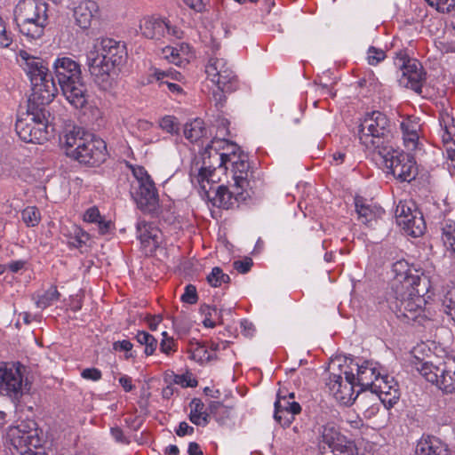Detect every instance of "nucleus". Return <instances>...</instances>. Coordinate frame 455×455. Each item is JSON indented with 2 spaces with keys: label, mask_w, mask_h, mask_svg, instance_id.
I'll return each instance as SVG.
<instances>
[{
  "label": "nucleus",
  "mask_w": 455,
  "mask_h": 455,
  "mask_svg": "<svg viewBox=\"0 0 455 455\" xmlns=\"http://www.w3.org/2000/svg\"><path fill=\"white\" fill-rule=\"evenodd\" d=\"M20 56L25 60L24 69L31 83L32 93L28 100L27 117H18L15 131L25 142L43 144L50 136L47 106L58 94V86L43 59L30 56L26 52Z\"/></svg>",
  "instance_id": "f257e3e1"
},
{
  "label": "nucleus",
  "mask_w": 455,
  "mask_h": 455,
  "mask_svg": "<svg viewBox=\"0 0 455 455\" xmlns=\"http://www.w3.org/2000/svg\"><path fill=\"white\" fill-rule=\"evenodd\" d=\"M176 343L173 338L163 339L160 342V350L162 353L169 355L172 351H175Z\"/></svg>",
  "instance_id": "13d9d810"
},
{
  "label": "nucleus",
  "mask_w": 455,
  "mask_h": 455,
  "mask_svg": "<svg viewBox=\"0 0 455 455\" xmlns=\"http://www.w3.org/2000/svg\"><path fill=\"white\" fill-rule=\"evenodd\" d=\"M445 312L455 321V286L451 287L443 299Z\"/></svg>",
  "instance_id": "37998d69"
},
{
  "label": "nucleus",
  "mask_w": 455,
  "mask_h": 455,
  "mask_svg": "<svg viewBox=\"0 0 455 455\" xmlns=\"http://www.w3.org/2000/svg\"><path fill=\"white\" fill-rule=\"evenodd\" d=\"M345 379L341 374L331 373L327 386L331 392L333 393L337 400L344 401L347 396L351 398L354 394V387L357 385L355 382V375L352 371H345Z\"/></svg>",
  "instance_id": "dca6fc26"
},
{
  "label": "nucleus",
  "mask_w": 455,
  "mask_h": 455,
  "mask_svg": "<svg viewBox=\"0 0 455 455\" xmlns=\"http://www.w3.org/2000/svg\"><path fill=\"white\" fill-rule=\"evenodd\" d=\"M415 455H451L450 449L439 437L423 435L417 442Z\"/></svg>",
  "instance_id": "6ab92c4d"
},
{
  "label": "nucleus",
  "mask_w": 455,
  "mask_h": 455,
  "mask_svg": "<svg viewBox=\"0 0 455 455\" xmlns=\"http://www.w3.org/2000/svg\"><path fill=\"white\" fill-rule=\"evenodd\" d=\"M211 81L215 84L218 90H221L222 92H231L235 91L238 87L236 76L229 68L223 69L216 77L211 78Z\"/></svg>",
  "instance_id": "bb28decb"
},
{
  "label": "nucleus",
  "mask_w": 455,
  "mask_h": 455,
  "mask_svg": "<svg viewBox=\"0 0 455 455\" xmlns=\"http://www.w3.org/2000/svg\"><path fill=\"white\" fill-rule=\"evenodd\" d=\"M184 136L190 142H196L201 138L206 136L207 131L204 123L200 118L187 123L184 126Z\"/></svg>",
  "instance_id": "c756f323"
},
{
  "label": "nucleus",
  "mask_w": 455,
  "mask_h": 455,
  "mask_svg": "<svg viewBox=\"0 0 455 455\" xmlns=\"http://www.w3.org/2000/svg\"><path fill=\"white\" fill-rule=\"evenodd\" d=\"M228 147L231 148V150L228 153H223V155H226L227 157L225 158V165L224 168L226 170L229 169V166L232 168L235 165V163H238L239 160H243L242 156H248L243 152L240 150V148L234 143L229 144L228 142L226 143Z\"/></svg>",
  "instance_id": "4c0bfd02"
},
{
  "label": "nucleus",
  "mask_w": 455,
  "mask_h": 455,
  "mask_svg": "<svg viewBox=\"0 0 455 455\" xmlns=\"http://www.w3.org/2000/svg\"><path fill=\"white\" fill-rule=\"evenodd\" d=\"M135 339L140 345L145 346L144 353L146 355H152L155 353L158 342L153 335L147 331H140Z\"/></svg>",
  "instance_id": "72a5a7b5"
},
{
  "label": "nucleus",
  "mask_w": 455,
  "mask_h": 455,
  "mask_svg": "<svg viewBox=\"0 0 455 455\" xmlns=\"http://www.w3.org/2000/svg\"><path fill=\"white\" fill-rule=\"evenodd\" d=\"M357 373L355 377V382L357 386L361 387V390H366L369 387H371L374 379H378L379 377V372L376 373V370L374 368L369 367V363L365 362V363L362 365L356 364Z\"/></svg>",
  "instance_id": "c85d7f7f"
},
{
  "label": "nucleus",
  "mask_w": 455,
  "mask_h": 455,
  "mask_svg": "<svg viewBox=\"0 0 455 455\" xmlns=\"http://www.w3.org/2000/svg\"><path fill=\"white\" fill-rule=\"evenodd\" d=\"M138 188L132 192L137 207L144 213L156 218L159 216V196L150 176L145 172L137 179Z\"/></svg>",
  "instance_id": "9d476101"
},
{
  "label": "nucleus",
  "mask_w": 455,
  "mask_h": 455,
  "mask_svg": "<svg viewBox=\"0 0 455 455\" xmlns=\"http://www.w3.org/2000/svg\"><path fill=\"white\" fill-rule=\"evenodd\" d=\"M432 354V350L429 346L425 342L418 343L415 347H413L411 350V355L413 357L412 364L414 365L415 370L418 371V366L423 363H430L429 362H426L425 359L429 357Z\"/></svg>",
  "instance_id": "2f4dec72"
},
{
  "label": "nucleus",
  "mask_w": 455,
  "mask_h": 455,
  "mask_svg": "<svg viewBox=\"0 0 455 455\" xmlns=\"http://www.w3.org/2000/svg\"><path fill=\"white\" fill-rule=\"evenodd\" d=\"M60 292L57 290L56 286H52L50 289L45 291L44 294L38 297L36 304L40 308H46L52 305L54 301H57L60 299Z\"/></svg>",
  "instance_id": "e433bc0d"
},
{
  "label": "nucleus",
  "mask_w": 455,
  "mask_h": 455,
  "mask_svg": "<svg viewBox=\"0 0 455 455\" xmlns=\"http://www.w3.org/2000/svg\"><path fill=\"white\" fill-rule=\"evenodd\" d=\"M1 27H3V28L0 31V45L8 47L12 43V33L7 32L3 25Z\"/></svg>",
  "instance_id": "0e129e2a"
},
{
  "label": "nucleus",
  "mask_w": 455,
  "mask_h": 455,
  "mask_svg": "<svg viewBox=\"0 0 455 455\" xmlns=\"http://www.w3.org/2000/svg\"><path fill=\"white\" fill-rule=\"evenodd\" d=\"M168 22L161 18L147 17L140 20V29L141 34L148 38L159 40L165 35Z\"/></svg>",
  "instance_id": "412c9836"
},
{
  "label": "nucleus",
  "mask_w": 455,
  "mask_h": 455,
  "mask_svg": "<svg viewBox=\"0 0 455 455\" xmlns=\"http://www.w3.org/2000/svg\"><path fill=\"white\" fill-rule=\"evenodd\" d=\"M110 433L112 437L118 443L128 444L130 441L124 435V431L119 427H111Z\"/></svg>",
  "instance_id": "052dcab7"
},
{
  "label": "nucleus",
  "mask_w": 455,
  "mask_h": 455,
  "mask_svg": "<svg viewBox=\"0 0 455 455\" xmlns=\"http://www.w3.org/2000/svg\"><path fill=\"white\" fill-rule=\"evenodd\" d=\"M290 411L291 413H300L301 406L295 401H290L286 395H283V390L277 393V398L275 402V410Z\"/></svg>",
  "instance_id": "f704fd0d"
},
{
  "label": "nucleus",
  "mask_w": 455,
  "mask_h": 455,
  "mask_svg": "<svg viewBox=\"0 0 455 455\" xmlns=\"http://www.w3.org/2000/svg\"><path fill=\"white\" fill-rule=\"evenodd\" d=\"M414 151L400 153V181L411 182L419 174V167L415 160Z\"/></svg>",
  "instance_id": "5701e85b"
},
{
  "label": "nucleus",
  "mask_w": 455,
  "mask_h": 455,
  "mask_svg": "<svg viewBox=\"0 0 455 455\" xmlns=\"http://www.w3.org/2000/svg\"><path fill=\"white\" fill-rule=\"evenodd\" d=\"M21 217L28 227H36L40 220V212L36 207L28 206L21 212Z\"/></svg>",
  "instance_id": "79ce46f5"
},
{
  "label": "nucleus",
  "mask_w": 455,
  "mask_h": 455,
  "mask_svg": "<svg viewBox=\"0 0 455 455\" xmlns=\"http://www.w3.org/2000/svg\"><path fill=\"white\" fill-rule=\"evenodd\" d=\"M170 71H172V69L161 70L158 68H155L153 73L149 76V82L151 83L152 79H155L158 83V87L164 90V82L169 80V76L171 75Z\"/></svg>",
  "instance_id": "864d4df0"
},
{
  "label": "nucleus",
  "mask_w": 455,
  "mask_h": 455,
  "mask_svg": "<svg viewBox=\"0 0 455 455\" xmlns=\"http://www.w3.org/2000/svg\"><path fill=\"white\" fill-rule=\"evenodd\" d=\"M98 229H99V233L100 235H107V234H109L111 229H112V227H113V223L111 220H106L104 218H102L98 223Z\"/></svg>",
  "instance_id": "e2e57ef3"
},
{
  "label": "nucleus",
  "mask_w": 455,
  "mask_h": 455,
  "mask_svg": "<svg viewBox=\"0 0 455 455\" xmlns=\"http://www.w3.org/2000/svg\"><path fill=\"white\" fill-rule=\"evenodd\" d=\"M119 384L125 392H131L135 387L132 383V378L127 375H123L119 378Z\"/></svg>",
  "instance_id": "69168bd1"
},
{
  "label": "nucleus",
  "mask_w": 455,
  "mask_h": 455,
  "mask_svg": "<svg viewBox=\"0 0 455 455\" xmlns=\"http://www.w3.org/2000/svg\"><path fill=\"white\" fill-rule=\"evenodd\" d=\"M403 131V147L406 150L416 151L419 146V120L415 116H407L400 123Z\"/></svg>",
  "instance_id": "aec40b11"
},
{
  "label": "nucleus",
  "mask_w": 455,
  "mask_h": 455,
  "mask_svg": "<svg viewBox=\"0 0 455 455\" xmlns=\"http://www.w3.org/2000/svg\"><path fill=\"white\" fill-rule=\"evenodd\" d=\"M442 239L451 256L455 254V218L443 220L442 227Z\"/></svg>",
  "instance_id": "7c9ffc66"
},
{
  "label": "nucleus",
  "mask_w": 455,
  "mask_h": 455,
  "mask_svg": "<svg viewBox=\"0 0 455 455\" xmlns=\"http://www.w3.org/2000/svg\"><path fill=\"white\" fill-rule=\"evenodd\" d=\"M219 143H228V140H212L202 152V165L197 168L198 164H196L191 168V175H193L195 172H197L196 180L199 183H203L204 181L215 182L213 177L216 169L224 167L225 165L224 157L227 156L226 155H223V153H220L219 148L215 146V144Z\"/></svg>",
  "instance_id": "9b49d317"
},
{
  "label": "nucleus",
  "mask_w": 455,
  "mask_h": 455,
  "mask_svg": "<svg viewBox=\"0 0 455 455\" xmlns=\"http://www.w3.org/2000/svg\"><path fill=\"white\" fill-rule=\"evenodd\" d=\"M200 312L203 315H204V316H208L212 319H216L220 324L223 323L222 309H218L215 306L211 307L209 305H203L200 307Z\"/></svg>",
  "instance_id": "8fccbe9b"
},
{
  "label": "nucleus",
  "mask_w": 455,
  "mask_h": 455,
  "mask_svg": "<svg viewBox=\"0 0 455 455\" xmlns=\"http://www.w3.org/2000/svg\"><path fill=\"white\" fill-rule=\"evenodd\" d=\"M191 411L188 415L189 420L194 424L197 419H200L204 412V403L199 398L192 399L190 403Z\"/></svg>",
  "instance_id": "a18cd8bd"
},
{
  "label": "nucleus",
  "mask_w": 455,
  "mask_h": 455,
  "mask_svg": "<svg viewBox=\"0 0 455 455\" xmlns=\"http://www.w3.org/2000/svg\"><path fill=\"white\" fill-rule=\"evenodd\" d=\"M226 92H222L221 90H218L217 92H213V100L215 101V106L220 109L224 106V102L226 101Z\"/></svg>",
  "instance_id": "774afa93"
},
{
  "label": "nucleus",
  "mask_w": 455,
  "mask_h": 455,
  "mask_svg": "<svg viewBox=\"0 0 455 455\" xmlns=\"http://www.w3.org/2000/svg\"><path fill=\"white\" fill-rule=\"evenodd\" d=\"M25 366L20 363H0V395L8 396L13 403H19L28 389L24 382Z\"/></svg>",
  "instance_id": "0eeeda50"
},
{
  "label": "nucleus",
  "mask_w": 455,
  "mask_h": 455,
  "mask_svg": "<svg viewBox=\"0 0 455 455\" xmlns=\"http://www.w3.org/2000/svg\"><path fill=\"white\" fill-rule=\"evenodd\" d=\"M48 20V4L44 0H20L14 8L16 26L28 39L42 37Z\"/></svg>",
  "instance_id": "39448f33"
},
{
  "label": "nucleus",
  "mask_w": 455,
  "mask_h": 455,
  "mask_svg": "<svg viewBox=\"0 0 455 455\" xmlns=\"http://www.w3.org/2000/svg\"><path fill=\"white\" fill-rule=\"evenodd\" d=\"M171 378L174 384L180 385L182 387H195L198 384V381L196 379L190 378V373L188 372L186 374H175L172 372Z\"/></svg>",
  "instance_id": "49530a36"
},
{
  "label": "nucleus",
  "mask_w": 455,
  "mask_h": 455,
  "mask_svg": "<svg viewBox=\"0 0 455 455\" xmlns=\"http://www.w3.org/2000/svg\"><path fill=\"white\" fill-rule=\"evenodd\" d=\"M175 433L180 437L192 435L195 433V428L189 426L186 421H182L180 423L178 428L175 429Z\"/></svg>",
  "instance_id": "bf43d9fd"
},
{
  "label": "nucleus",
  "mask_w": 455,
  "mask_h": 455,
  "mask_svg": "<svg viewBox=\"0 0 455 455\" xmlns=\"http://www.w3.org/2000/svg\"><path fill=\"white\" fill-rule=\"evenodd\" d=\"M102 218L96 206L90 207L84 214V220L89 223L97 224Z\"/></svg>",
  "instance_id": "5fc2aeb1"
},
{
  "label": "nucleus",
  "mask_w": 455,
  "mask_h": 455,
  "mask_svg": "<svg viewBox=\"0 0 455 455\" xmlns=\"http://www.w3.org/2000/svg\"><path fill=\"white\" fill-rule=\"evenodd\" d=\"M396 263L392 265V273L394 278L388 283L385 292V303L387 307L396 315L398 312V281L396 276L398 272L395 268Z\"/></svg>",
  "instance_id": "cd10ccee"
},
{
  "label": "nucleus",
  "mask_w": 455,
  "mask_h": 455,
  "mask_svg": "<svg viewBox=\"0 0 455 455\" xmlns=\"http://www.w3.org/2000/svg\"><path fill=\"white\" fill-rule=\"evenodd\" d=\"M15 433L19 434V430H9L8 436L13 448L21 455H45V453L34 452L32 450L41 446V439L36 430L28 431V435L20 436H15Z\"/></svg>",
  "instance_id": "a211bd4d"
},
{
  "label": "nucleus",
  "mask_w": 455,
  "mask_h": 455,
  "mask_svg": "<svg viewBox=\"0 0 455 455\" xmlns=\"http://www.w3.org/2000/svg\"><path fill=\"white\" fill-rule=\"evenodd\" d=\"M152 224L145 220H139L136 224L137 237L145 246L150 245V233L152 231Z\"/></svg>",
  "instance_id": "a19ab883"
},
{
  "label": "nucleus",
  "mask_w": 455,
  "mask_h": 455,
  "mask_svg": "<svg viewBox=\"0 0 455 455\" xmlns=\"http://www.w3.org/2000/svg\"><path fill=\"white\" fill-rule=\"evenodd\" d=\"M251 195L248 190L236 188V185H233L231 189L225 186H219L214 191V196L208 198L212 203V205L226 210L239 207L240 203L245 202Z\"/></svg>",
  "instance_id": "4468645a"
},
{
  "label": "nucleus",
  "mask_w": 455,
  "mask_h": 455,
  "mask_svg": "<svg viewBox=\"0 0 455 455\" xmlns=\"http://www.w3.org/2000/svg\"><path fill=\"white\" fill-rule=\"evenodd\" d=\"M95 2H84L80 4L74 9L73 16L76 24L83 29H86L91 26L92 20V11L95 9Z\"/></svg>",
  "instance_id": "a878e982"
},
{
  "label": "nucleus",
  "mask_w": 455,
  "mask_h": 455,
  "mask_svg": "<svg viewBox=\"0 0 455 455\" xmlns=\"http://www.w3.org/2000/svg\"><path fill=\"white\" fill-rule=\"evenodd\" d=\"M400 228L403 232L412 237H419L424 234L426 226L421 213L412 201L400 202Z\"/></svg>",
  "instance_id": "ddd939ff"
},
{
  "label": "nucleus",
  "mask_w": 455,
  "mask_h": 455,
  "mask_svg": "<svg viewBox=\"0 0 455 455\" xmlns=\"http://www.w3.org/2000/svg\"><path fill=\"white\" fill-rule=\"evenodd\" d=\"M242 158L243 160H239L238 163L235 162V165L231 168V172L233 173L232 179L234 180V184L236 185V188L248 190L250 186V181L248 180L250 164L248 156H242Z\"/></svg>",
  "instance_id": "393cba45"
},
{
  "label": "nucleus",
  "mask_w": 455,
  "mask_h": 455,
  "mask_svg": "<svg viewBox=\"0 0 455 455\" xmlns=\"http://www.w3.org/2000/svg\"><path fill=\"white\" fill-rule=\"evenodd\" d=\"M355 207L358 219L365 225H371L382 213L381 208L367 204V200L359 196L355 197Z\"/></svg>",
  "instance_id": "b1692460"
},
{
  "label": "nucleus",
  "mask_w": 455,
  "mask_h": 455,
  "mask_svg": "<svg viewBox=\"0 0 455 455\" xmlns=\"http://www.w3.org/2000/svg\"><path fill=\"white\" fill-rule=\"evenodd\" d=\"M389 132L388 120L379 111L368 113L359 125V140L367 149H378L382 161L381 165L389 176L396 179L395 168L398 166V147L395 142L385 140Z\"/></svg>",
  "instance_id": "f03ea898"
},
{
  "label": "nucleus",
  "mask_w": 455,
  "mask_h": 455,
  "mask_svg": "<svg viewBox=\"0 0 455 455\" xmlns=\"http://www.w3.org/2000/svg\"><path fill=\"white\" fill-rule=\"evenodd\" d=\"M81 376L88 380L98 381L101 379V371L97 368H86L82 371Z\"/></svg>",
  "instance_id": "4d7b16f0"
},
{
  "label": "nucleus",
  "mask_w": 455,
  "mask_h": 455,
  "mask_svg": "<svg viewBox=\"0 0 455 455\" xmlns=\"http://www.w3.org/2000/svg\"><path fill=\"white\" fill-rule=\"evenodd\" d=\"M400 85L420 93L425 80L421 63L414 58L400 53Z\"/></svg>",
  "instance_id": "f8f14e48"
},
{
  "label": "nucleus",
  "mask_w": 455,
  "mask_h": 455,
  "mask_svg": "<svg viewBox=\"0 0 455 455\" xmlns=\"http://www.w3.org/2000/svg\"><path fill=\"white\" fill-rule=\"evenodd\" d=\"M319 433V450L322 453L329 448L332 455H358L354 442L342 435L333 423L322 426Z\"/></svg>",
  "instance_id": "1a4fd4ad"
},
{
  "label": "nucleus",
  "mask_w": 455,
  "mask_h": 455,
  "mask_svg": "<svg viewBox=\"0 0 455 455\" xmlns=\"http://www.w3.org/2000/svg\"><path fill=\"white\" fill-rule=\"evenodd\" d=\"M208 410L220 425H226V420L222 416H220V414H226V418H228L230 408L224 406L220 402L212 401L210 403Z\"/></svg>",
  "instance_id": "58836bf2"
},
{
  "label": "nucleus",
  "mask_w": 455,
  "mask_h": 455,
  "mask_svg": "<svg viewBox=\"0 0 455 455\" xmlns=\"http://www.w3.org/2000/svg\"><path fill=\"white\" fill-rule=\"evenodd\" d=\"M422 275L420 268L400 259V284L408 293V299L402 302L404 308L403 317L407 320L415 319L421 312L423 299L420 293L423 290H420L419 286Z\"/></svg>",
  "instance_id": "423d86ee"
},
{
  "label": "nucleus",
  "mask_w": 455,
  "mask_h": 455,
  "mask_svg": "<svg viewBox=\"0 0 455 455\" xmlns=\"http://www.w3.org/2000/svg\"><path fill=\"white\" fill-rule=\"evenodd\" d=\"M188 353H190L189 357L191 359L200 363L209 362L213 358V355L209 353L205 346L198 341H190Z\"/></svg>",
  "instance_id": "473e14b6"
},
{
  "label": "nucleus",
  "mask_w": 455,
  "mask_h": 455,
  "mask_svg": "<svg viewBox=\"0 0 455 455\" xmlns=\"http://www.w3.org/2000/svg\"><path fill=\"white\" fill-rule=\"evenodd\" d=\"M96 136L92 133L85 132L82 127L73 126L68 130L63 137V145L67 156L73 158L80 152L87 143Z\"/></svg>",
  "instance_id": "f3484780"
},
{
  "label": "nucleus",
  "mask_w": 455,
  "mask_h": 455,
  "mask_svg": "<svg viewBox=\"0 0 455 455\" xmlns=\"http://www.w3.org/2000/svg\"><path fill=\"white\" fill-rule=\"evenodd\" d=\"M181 300L185 303L194 305L198 300L196 288L193 284H188L185 287V291L181 296Z\"/></svg>",
  "instance_id": "603ef678"
},
{
  "label": "nucleus",
  "mask_w": 455,
  "mask_h": 455,
  "mask_svg": "<svg viewBox=\"0 0 455 455\" xmlns=\"http://www.w3.org/2000/svg\"><path fill=\"white\" fill-rule=\"evenodd\" d=\"M127 59V49L124 42L113 38H102L100 49L87 55V66L95 84L102 91H109L115 84L116 69Z\"/></svg>",
  "instance_id": "7ed1b4c3"
},
{
  "label": "nucleus",
  "mask_w": 455,
  "mask_h": 455,
  "mask_svg": "<svg viewBox=\"0 0 455 455\" xmlns=\"http://www.w3.org/2000/svg\"><path fill=\"white\" fill-rule=\"evenodd\" d=\"M160 127L168 133L174 134L179 132V124L176 122V117L172 116H164L159 123Z\"/></svg>",
  "instance_id": "09e8293b"
},
{
  "label": "nucleus",
  "mask_w": 455,
  "mask_h": 455,
  "mask_svg": "<svg viewBox=\"0 0 455 455\" xmlns=\"http://www.w3.org/2000/svg\"><path fill=\"white\" fill-rule=\"evenodd\" d=\"M207 281L212 286L220 287L222 283H230V277L228 275L223 273L220 267H215L207 275Z\"/></svg>",
  "instance_id": "ea45409f"
},
{
  "label": "nucleus",
  "mask_w": 455,
  "mask_h": 455,
  "mask_svg": "<svg viewBox=\"0 0 455 455\" xmlns=\"http://www.w3.org/2000/svg\"><path fill=\"white\" fill-rule=\"evenodd\" d=\"M54 80L66 100L76 108H83L88 101L87 84L83 77L81 65L67 56L58 57L53 64Z\"/></svg>",
  "instance_id": "20e7f679"
},
{
  "label": "nucleus",
  "mask_w": 455,
  "mask_h": 455,
  "mask_svg": "<svg viewBox=\"0 0 455 455\" xmlns=\"http://www.w3.org/2000/svg\"><path fill=\"white\" fill-rule=\"evenodd\" d=\"M368 63L371 66H375L382 61L386 58V53L383 50L378 49L374 46H371L367 52Z\"/></svg>",
  "instance_id": "3c124183"
},
{
  "label": "nucleus",
  "mask_w": 455,
  "mask_h": 455,
  "mask_svg": "<svg viewBox=\"0 0 455 455\" xmlns=\"http://www.w3.org/2000/svg\"><path fill=\"white\" fill-rule=\"evenodd\" d=\"M86 143L84 148H81L77 156H75L72 159L87 166H98L102 164L108 155L106 142L102 139L95 137Z\"/></svg>",
  "instance_id": "2eb2a0df"
},
{
  "label": "nucleus",
  "mask_w": 455,
  "mask_h": 455,
  "mask_svg": "<svg viewBox=\"0 0 455 455\" xmlns=\"http://www.w3.org/2000/svg\"><path fill=\"white\" fill-rule=\"evenodd\" d=\"M426 2L439 12H450L455 8V0H426Z\"/></svg>",
  "instance_id": "de8ad7c7"
},
{
  "label": "nucleus",
  "mask_w": 455,
  "mask_h": 455,
  "mask_svg": "<svg viewBox=\"0 0 455 455\" xmlns=\"http://www.w3.org/2000/svg\"><path fill=\"white\" fill-rule=\"evenodd\" d=\"M298 413H291L290 411L285 410H275L274 419L283 427H289L294 420L295 415Z\"/></svg>",
  "instance_id": "c03bdc74"
},
{
  "label": "nucleus",
  "mask_w": 455,
  "mask_h": 455,
  "mask_svg": "<svg viewBox=\"0 0 455 455\" xmlns=\"http://www.w3.org/2000/svg\"><path fill=\"white\" fill-rule=\"evenodd\" d=\"M164 53L167 59L171 58V61L176 62V60L180 57L179 50L175 47L167 46L164 49Z\"/></svg>",
  "instance_id": "338daca9"
},
{
  "label": "nucleus",
  "mask_w": 455,
  "mask_h": 455,
  "mask_svg": "<svg viewBox=\"0 0 455 455\" xmlns=\"http://www.w3.org/2000/svg\"><path fill=\"white\" fill-rule=\"evenodd\" d=\"M418 371L428 382L435 385L444 394L455 393V359L449 358L439 365L423 363Z\"/></svg>",
  "instance_id": "6e6552de"
},
{
  "label": "nucleus",
  "mask_w": 455,
  "mask_h": 455,
  "mask_svg": "<svg viewBox=\"0 0 455 455\" xmlns=\"http://www.w3.org/2000/svg\"><path fill=\"white\" fill-rule=\"evenodd\" d=\"M253 262L251 258H245L243 260H235L233 263V267L241 274H246L251 270Z\"/></svg>",
  "instance_id": "6e6d98bb"
},
{
  "label": "nucleus",
  "mask_w": 455,
  "mask_h": 455,
  "mask_svg": "<svg viewBox=\"0 0 455 455\" xmlns=\"http://www.w3.org/2000/svg\"><path fill=\"white\" fill-rule=\"evenodd\" d=\"M228 68L227 60L216 56L211 57L206 67L205 73L208 78L216 77L223 69Z\"/></svg>",
  "instance_id": "c9c22d12"
},
{
  "label": "nucleus",
  "mask_w": 455,
  "mask_h": 455,
  "mask_svg": "<svg viewBox=\"0 0 455 455\" xmlns=\"http://www.w3.org/2000/svg\"><path fill=\"white\" fill-rule=\"evenodd\" d=\"M439 124L441 126V137L443 144L455 142V124L453 109L443 108L439 111Z\"/></svg>",
  "instance_id": "4be33fe9"
},
{
  "label": "nucleus",
  "mask_w": 455,
  "mask_h": 455,
  "mask_svg": "<svg viewBox=\"0 0 455 455\" xmlns=\"http://www.w3.org/2000/svg\"><path fill=\"white\" fill-rule=\"evenodd\" d=\"M133 345L131 343L130 340L124 339V340H118L113 343V349L115 351H124L129 352L132 349Z\"/></svg>",
  "instance_id": "680f3d73"
}]
</instances>
